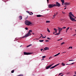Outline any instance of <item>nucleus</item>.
Instances as JSON below:
<instances>
[{
	"label": "nucleus",
	"mask_w": 76,
	"mask_h": 76,
	"mask_svg": "<svg viewBox=\"0 0 76 76\" xmlns=\"http://www.w3.org/2000/svg\"><path fill=\"white\" fill-rule=\"evenodd\" d=\"M61 30H59V34H60V32H61Z\"/></svg>",
	"instance_id": "obj_29"
},
{
	"label": "nucleus",
	"mask_w": 76,
	"mask_h": 76,
	"mask_svg": "<svg viewBox=\"0 0 76 76\" xmlns=\"http://www.w3.org/2000/svg\"><path fill=\"white\" fill-rule=\"evenodd\" d=\"M67 7V6H64V7Z\"/></svg>",
	"instance_id": "obj_59"
},
{
	"label": "nucleus",
	"mask_w": 76,
	"mask_h": 76,
	"mask_svg": "<svg viewBox=\"0 0 76 76\" xmlns=\"http://www.w3.org/2000/svg\"><path fill=\"white\" fill-rule=\"evenodd\" d=\"M62 13L65 14V12H62Z\"/></svg>",
	"instance_id": "obj_55"
},
{
	"label": "nucleus",
	"mask_w": 76,
	"mask_h": 76,
	"mask_svg": "<svg viewBox=\"0 0 76 76\" xmlns=\"http://www.w3.org/2000/svg\"><path fill=\"white\" fill-rule=\"evenodd\" d=\"M19 18L20 20H22V17L21 16H19Z\"/></svg>",
	"instance_id": "obj_10"
},
{
	"label": "nucleus",
	"mask_w": 76,
	"mask_h": 76,
	"mask_svg": "<svg viewBox=\"0 0 76 76\" xmlns=\"http://www.w3.org/2000/svg\"><path fill=\"white\" fill-rule=\"evenodd\" d=\"M25 29L26 30H28V28L27 27H26L25 28Z\"/></svg>",
	"instance_id": "obj_38"
},
{
	"label": "nucleus",
	"mask_w": 76,
	"mask_h": 76,
	"mask_svg": "<svg viewBox=\"0 0 76 76\" xmlns=\"http://www.w3.org/2000/svg\"><path fill=\"white\" fill-rule=\"evenodd\" d=\"M63 28L64 29H66V27L64 26L63 27Z\"/></svg>",
	"instance_id": "obj_33"
},
{
	"label": "nucleus",
	"mask_w": 76,
	"mask_h": 76,
	"mask_svg": "<svg viewBox=\"0 0 76 76\" xmlns=\"http://www.w3.org/2000/svg\"><path fill=\"white\" fill-rule=\"evenodd\" d=\"M53 17H54V16H56V15H54L53 16Z\"/></svg>",
	"instance_id": "obj_56"
},
{
	"label": "nucleus",
	"mask_w": 76,
	"mask_h": 76,
	"mask_svg": "<svg viewBox=\"0 0 76 76\" xmlns=\"http://www.w3.org/2000/svg\"><path fill=\"white\" fill-rule=\"evenodd\" d=\"M75 61V60H69V61Z\"/></svg>",
	"instance_id": "obj_31"
},
{
	"label": "nucleus",
	"mask_w": 76,
	"mask_h": 76,
	"mask_svg": "<svg viewBox=\"0 0 76 76\" xmlns=\"http://www.w3.org/2000/svg\"><path fill=\"white\" fill-rule=\"evenodd\" d=\"M37 17L39 18V17H41V16H42V15H37Z\"/></svg>",
	"instance_id": "obj_12"
},
{
	"label": "nucleus",
	"mask_w": 76,
	"mask_h": 76,
	"mask_svg": "<svg viewBox=\"0 0 76 76\" xmlns=\"http://www.w3.org/2000/svg\"><path fill=\"white\" fill-rule=\"evenodd\" d=\"M40 50H41V51H42V50H43V49H40Z\"/></svg>",
	"instance_id": "obj_42"
},
{
	"label": "nucleus",
	"mask_w": 76,
	"mask_h": 76,
	"mask_svg": "<svg viewBox=\"0 0 76 76\" xmlns=\"http://www.w3.org/2000/svg\"><path fill=\"white\" fill-rule=\"evenodd\" d=\"M62 39H63V38H61V39L57 40V41H60V40H61Z\"/></svg>",
	"instance_id": "obj_30"
},
{
	"label": "nucleus",
	"mask_w": 76,
	"mask_h": 76,
	"mask_svg": "<svg viewBox=\"0 0 76 76\" xmlns=\"http://www.w3.org/2000/svg\"><path fill=\"white\" fill-rule=\"evenodd\" d=\"M52 58V57L50 56V57L49 58V59H50L51 58Z\"/></svg>",
	"instance_id": "obj_47"
},
{
	"label": "nucleus",
	"mask_w": 76,
	"mask_h": 76,
	"mask_svg": "<svg viewBox=\"0 0 76 76\" xmlns=\"http://www.w3.org/2000/svg\"><path fill=\"white\" fill-rule=\"evenodd\" d=\"M22 47V45L20 46V47Z\"/></svg>",
	"instance_id": "obj_64"
},
{
	"label": "nucleus",
	"mask_w": 76,
	"mask_h": 76,
	"mask_svg": "<svg viewBox=\"0 0 76 76\" xmlns=\"http://www.w3.org/2000/svg\"><path fill=\"white\" fill-rule=\"evenodd\" d=\"M53 30H54V31H57L58 30H56V28H54Z\"/></svg>",
	"instance_id": "obj_32"
},
{
	"label": "nucleus",
	"mask_w": 76,
	"mask_h": 76,
	"mask_svg": "<svg viewBox=\"0 0 76 76\" xmlns=\"http://www.w3.org/2000/svg\"><path fill=\"white\" fill-rule=\"evenodd\" d=\"M36 39H34V40H35Z\"/></svg>",
	"instance_id": "obj_62"
},
{
	"label": "nucleus",
	"mask_w": 76,
	"mask_h": 76,
	"mask_svg": "<svg viewBox=\"0 0 76 76\" xmlns=\"http://www.w3.org/2000/svg\"><path fill=\"white\" fill-rule=\"evenodd\" d=\"M49 50V48L48 47H45L44 49V50Z\"/></svg>",
	"instance_id": "obj_9"
},
{
	"label": "nucleus",
	"mask_w": 76,
	"mask_h": 76,
	"mask_svg": "<svg viewBox=\"0 0 76 76\" xmlns=\"http://www.w3.org/2000/svg\"><path fill=\"white\" fill-rule=\"evenodd\" d=\"M64 4L65 5H69V3L65 2L64 3Z\"/></svg>",
	"instance_id": "obj_11"
},
{
	"label": "nucleus",
	"mask_w": 76,
	"mask_h": 76,
	"mask_svg": "<svg viewBox=\"0 0 76 76\" xmlns=\"http://www.w3.org/2000/svg\"><path fill=\"white\" fill-rule=\"evenodd\" d=\"M62 5H64V3H62Z\"/></svg>",
	"instance_id": "obj_53"
},
{
	"label": "nucleus",
	"mask_w": 76,
	"mask_h": 76,
	"mask_svg": "<svg viewBox=\"0 0 76 76\" xmlns=\"http://www.w3.org/2000/svg\"><path fill=\"white\" fill-rule=\"evenodd\" d=\"M31 14L30 13H29V12H28V13H29V15H32L33 14V13H32L31 12Z\"/></svg>",
	"instance_id": "obj_19"
},
{
	"label": "nucleus",
	"mask_w": 76,
	"mask_h": 76,
	"mask_svg": "<svg viewBox=\"0 0 76 76\" xmlns=\"http://www.w3.org/2000/svg\"><path fill=\"white\" fill-rule=\"evenodd\" d=\"M31 45H27L26 46V47H30V46H31Z\"/></svg>",
	"instance_id": "obj_16"
},
{
	"label": "nucleus",
	"mask_w": 76,
	"mask_h": 76,
	"mask_svg": "<svg viewBox=\"0 0 76 76\" xmlns=\"http://www.w3.org/2000/svg\"><path fill=\"white\" fill-rule=\"evenodd\" d=\"M53 64H53L51 65H49L48 66H47L46 68V69H48L49 68H50V67H51V66H53Z\"/></svg>",
	"instance_id": "obj_5"
},
{
	"label": "nucleus",
	"mask_w": 76,
	"mask_h": 76,
	"mask_svg": "<svg viewBox=\"0 0 76 76\" xmlns=\"http://www.w3.org/2000/svg\"><path fill=\"white\" fill-rule=\"evenodd\" d=\"M69 19H70L72 21V22H76V20H75V18H72V16H73V17H74V18H75L76 19V17H75V16L73 15L72 14V12H70L69 13Z\"/></svg>",
	"instance_id": "obj_1"
},
{
	"label": "nucleus",
	"mask_w": 76,
	"mask_h": 76,
	"mask_svg": "<svg viewBox=\"0 0 76 76\" xmlns=\"http://www.w3.org/2000/svg\"><path fill=\"white\" fill-rule=\"evenodd\" d=\"M47 31H48V32H50V30L48 28H47Z\"/></svg>",
	"instance_id": "obj_23"
},
{
	"label": "nucleus",
	"mask_w": 76,
	"mask_h": 76,
	"mask_svg": "<svg viewBox=\"0 0 76 76\" xmlns=\"http://www.w3.org/2000/svg\"><path fill=\"white\" fill-rule=\"evenodd\" d=\"M62 74V73H60L59 74V75H61Z\"/></svg>",
	"instance_id": "obj_43"
},
{
	"label": "nucleus",
	"mask_w": 76,
	"mask_h": 76,
	"mask_svg": "<svg viewBox=\"0 0 76 76\" xmlns=\"http://www.w3.org/2000/svg\"><path fill=\"white\" fill-rule=\"evenodd\" d=\"M28 35L27 34H26L24 36L22 37V38H26V37H28Z\"/></svg>",
	"instance_id": "obj_8"
},
{
	"label": "nucleus",
	"mask_w": 76,
	"mask_h": 76,
	"mask_svg": "<svg viewBox=\"0 0 76 76\" xmlns=\"http://www.w3.org/2000/svg\"><path fill=\"white\" fill-rule=\"evenodd\" d=\"M47 0V3L48 4V2H49V0Z\"/></svg>",
	"instance_id": "obj_36"
},
{
	"label": "nucleus",
	"mask_w": 76,
	"mask_h": 76,
	"mask_svg": "<svg viewBox=\"0 0 76 76\" xmlns=\"http://www.w3.org/2000/svg\"><path fill=\"white\" fill-rule=\"evenodd\" d=\"M46 56H43L42 57V58H45Z\"/></svg>",
	"instance_id": "obj_27"
},
{
	"label": "nucleus",
	"mask_w": 76,
	"mask_h": 76,
	"mask_svg": "<svg viewBox=\"0 0 76 76\" xmlns=\"http://www.w3.org/2000/svg\"><path fill=\"white\" fill-rule=\"evenodd\" d=\"M57 30H56V31H55V33H57Z\"/></svg>",
	"instance_id": "obj_50"
},
{
	"label": "nucleus",
	"mask_w": 76,
	"mask_h": 76,
	"mask_svg": "<svg viewBox=\"0 0 76 76\" xmlns=\"http://www.w3.org/2000/svg\"><path fill=\"white\" fill-rule=\"evenodd\" d=\"M73 76H76V75H74Z\"/></svg>",
	"instance_id": "obj_63"
},
{
	"label": "nucleus",
	"mask_w": 76,
	"mask_h": 76,
	"mask_svg": "<svg viewBox=\"0 0 76 76\" xmlns=\"http://www.w3.org/2000/svg\"><path fill=\"white\" fill-rule=\"evenodd\" d=\"M60 54V53H59L58 54H57L56 55L57 56H58V55H59V54Z\"/></svg>",
	"instance_id": "obj_35"
},
{
	"label": "nucleus",
	"mask_w": 76,
	"mask_h": 76,
	"mask_svg": "<svg viewBox=\"0 0 76 76\" xmlns=\"http://www.w3.org/2000/svg\"><path fill=\"white\" fill-rule=\"evenodd\" d=\"M75 62H73V63H72V64H75Z\"/></svg>",
	"instance_id": "obj_39"
},
{
	"label": "nucleus",
	"mask_w": 76,
	"mask_h": 76,
	"mask_svg": "<svg viewBox=\"0 0 76 76\" xmlns=\"http://www.w3.org/2000/svg\"><path fill=\"white\" fill-rule=\"evenodd\" d=\"M58 30H59V29H60V28L58 27Z\"/></svg>",
	"instance_id": "obj_49"
},
{
	"label": "nucleus",
	"mask_w": 76,
	"mask_h": 76,
	"mask_svg": "<svg viewBox=\"0 0 76 76\" xmlns=\"http://www.w3.org/2000/svg\"><path fill=\"white\" fill-rule=\"evenodd\" d=\"M50 21H46V23H50Z\"/></svg>",
	"instance_id": "obj_21"
},
{
	"label": "nucleus",
	"mask_w": 76,
	"mask_h": 76,
	"mask_svg": "<svg viewBox=\"0 0 76 76\" xmlns=\"http://www.w3.org/2000/svg\"><path fill=\"white\" fill-rule=\"evenodd\" d=\"M39 42H44V40H39Z\"/></svg>",
	"instance_id": "obj_15"
},
{
	"label": "nucleus",
	"mask_w": 76,
	"mask_h": 76,
	"mask_svg": "<svg viewBox=\"0 0 76 76\" xmlns=\"http://www.w3.org/2000/svg\"><path fill=\"white\" fill-rule=\"evenodd\" d=\"M56 6V4H50L48 6V7L49 9H50V8H52L53 7H55Z\"/></svg>",
	"instance_id": "obj_3"
},
{
	"label": "nucleus",
	"mask_w": 76,
	"mask_h": 76,
	"mask_svg": "<svg viewBox=\"0 0 76 76\" xmlns=\"http://www.w3.org/2000/svg\"><path fill=\"white\" fill-rule=\"evenodd\" d=\"M61 1L63 3H64V0H61Z\"/></svg>",
	"instance_id": "obj_13"
},
{
	"label": "nucleus",
	"mask_w": 76,
	"mask_h": 76,
	"mask_svg": "<svg viewBox=\"0 0 76 76\" xmlns=\"http://www.w3.org/2000/svg\"><path fill=\"white\" fill-rule=\"evenodd\" d=\"M32 32V30H29L28 32L27 33V34L28 36H30V35H31V32Z\"/></svg>",
	"instance_id": "obj_4"
},
{
	"label": "nucleus",
	"mask_w": 76,
	"mask_h": 76,
	"mask_svg": "<svg viewBox=\"0 0 76 76\" xmlns=\"http://www.w3.org/2000/svg\"><path fill=\"white\" fill-rule=\"evenodd\" d=\"M54 15H56V14H54Z\"/></svg>",
	"instance_id": "obj_60"
},
{
	"label": "nucleus",
	"mask_w": 76,
	"mask_h": 76,
	"mask_svg": "<svg viewBox=\"0 0 76 76\" xmlns=\"http://www.w3.org/2000/svg\"><path fill=\"white\" fill-rule=\"evenodd\" d=\"M60 29H61V30H62V29H63V28H60Z\"/></svg>",
	"instance_id": "obj_57"
},
{
	"label": "nucleus",
	"mask_w": 76,
	"mask_h": 76,
	"mask_svg": "<svg viewBox=\"0 0 76 76\" xmlns=\"http://www.w3.org/2000/svg\"><path fill=\"white\" fill-rule=\"evenodd\" d=\"M55 34V32H53V34Z\"/></svg>",
	"instance_id": "obj_54"
},
{
	"label": "nucleus",
	"mask_w": 76,
	"mask_h": 76,
	"mask_svg": "<svg viewBox=\"0 0 76 76\" xmlns=\"http://www.w3.org/2000/svg\"><path fill=\"white\" fill-rule=\"evenodd\" d=\"M42 38H46V36H45V37H44V36H42Z\"/></svg>",
	"instance_id": "obj_25"
},
{
	"label": "nucleus",
	"mask_w": 76,
	"mask_h": 76,
	"mask_svg": "<svg viewBox=\"0 0 76 76\" xmlns=\"http://www.w3.org/2000/svg\"><path fill=\"white\" fill-rule=\"evenodd\" d=\"M56 6H58V7H60V4L58 2H56Z\"/></svg>",
	"instance_id": "obj_6"
},
{
	"label": "nucleus",
	"mask_w": 76,
	"mask_h": 76,
	"mask_svg": "<svg viewBox=\"0 0 76 76\" xmlns=\"http://www.w3.org/2000/svg\"><path fill=\"white\" fill-rule=\"evenodd\" d=\"M64 44V42H63L62 43H61V45H62V44Z\"/></svg>",
	"instance_id": "obj_34"
},
{
	"label": "nucleus",
	"mask_w": 76,
	"mask_h": 76,
	"mask_svg": "<svg viewBox=\"0 0 76 76\" xmlns=\"http://www.w3.org/2000/svg\"><path fill=\"white\" fill-rule=\"evenodd\" d=\"M14 71H15V70H12L11 71V73H14Z\"/></svg>",
	"instance_id": "obj_22"
},
{
	"label": "nucleus",
	"mask_w": 76,
	"mask_h": 76,
	"mask_svg": "<svg viewBox=\"0 0 76 76\" xmlns=\"http://www.w3.org/2000/svg\"><path fill=\"white\" fill-rule=\"evenodd\" d=\"M70 65V64H66V65Z\"/></svg>",
	"instance_id": "obj_41"
},
{
	"label": "nucleus",
	"mask_w": 76,
	"mask_h": 76,
	"mask_svg": "<svg viewBox=\"0 0 76 76\" xmlns=\"http://www.w3.org/2000/svg\"><path fill=\"white\" fill-rule=\"evenodd\" d=\"M69 48H71V49H72V48H72V47H70L68 48V49H69Z\"/></svg>",
	"instance_id": "obj_26"
},
{
	"label": "nucleus",
	"mask_w": 76,
	"mask_h": 76,
	"mask_svg": "<svg viewBox=\"0 0 76 76\" xmlns=\"http://www.w3.org/2000/svg\"><path fill=\"white\" fill-rule=\"evenodd\" d=\"M57 14H58V12H57V13H56V15H57Z\"/></svg>",
	"instance_id": "obj_48"
},
{
	"label": "nucleus",
	"mask_w": 76,
	"mask_h": 76,
	"mask_svg": "<svg viewBox=\"0 0 76 76\" xmlns=\"http://www.w3.org/2000/svg\"><path fill=\"white\" fill-rule=\"evenodd\" d=\"M40 35H41V36L40 37V38H39H39H41L42 37V34H40Z\"/></svg>",
	"instance_id": "obj_28"
},
{
	"label": "nucleus",
	"mask_w": 76,
	"mask_h": 76,
	"mask_svg": "<svg viewBox=\"0 0 76 76\" xmlns=\"http://www.w3.org/2000/svg\"><path fill=\"white\" fill-rule=\"evenodd\" d=\"M28 19V17H27L26 18H25V19Z\"/></svg>",
	"instance_id": "obj_52"
},
{
	"label": "nucleus",
	"mask_w": 76,
	"mask_h": 76,
	"mask_svg": "<svg viewBox=\"0 0 76 76\" xmlns=\"http://www.w3.org/2000/svg\"><path fill=\"white\" fill-rule=\"evenodd\" d=\"M47 39H48V40H49V39H51L49 38V37H47Z\"/></svg>",
	"instance_id": "obj_37"
},
{
	"label": "nucleus",
	"mask_w": 76,
	"mask_h": 76,
	"mask_svg": "<svg viewBox=\"0 0 76 76\" xmlns=\"http://www.w3.org/2000/svg\"><path fill=\"white\" fill-rule=\"evenodd\" d=\"M61 65L63 66H65V64H64V63H62L61 64Z\"/></svg>",
	"instance_id": "obj_18"
},
{
	"label": "nucleus",
	"mask_w": 76,
	"mask_h": 76,
	"mask_svg": "<svg viewBox=\"0 0 76 76\" xmlns=\"http://www.w3.org/2000/svg\"><path fill=\"white\" fill-rule=\"evenodd\" d=\"M60 33H56L55 34V35H60Z\"/></svg>",
	"instance_id": "obj_14"
},
{
	"label": "nucleus",
	"mask_w": 76,
	"mask_h": 76,
	"mask_svg": "<svg viewBox=\"0 0 76 76\" xmlns=\"http://www.w3.org/2000/svg\"><path fill=\"white\" fill-rule=\"evenodd\" d=\"M32 34H33V35H35V34L33 33H32Z\"/></svg>",
	"instance_id": "obj_46"
},
{
	"label": "nucleus",
	"mask_w": 76,
	"mask_h": 76,
	"mask_svg": "<svg viewBox=\"0 0 76 76\" xmlns=\"http://www.w3.org/2000/svg\"><path fill=\"white\" fill-rule=\"evenodd\" d=\"M45 42H48V41H49V40H45Z\"/></svg>",
	"instance_id": "obj_40"
},
{
	"label": "nucleus",
	"mask_w": 76,
	"mask_h": 76,
	"mask_svg": "<svg viewBox=\"0 0 76 76\" xmlns=\"http://www.w3.org/2000/svg\"><path fill=\"white\" fill-rule=\"evenodd\" d=\"M25 25H28V26H29V25H31L32 24V23L31 22V21L26 20L25 21Z\"/></svg>",
	"instance_id": "obj_2"
},
{
	"label": "nucleus",
	"mask_w": 76,
	"mask_h": 76,
	"mask_svg": "<svg viewBox=\"0 0 76 76\" xmlns=\"http://www.w3.org/2000/svg\"><path fill=\"white\" fill-rule=\"evenodd\" d=\"M54 66H52L50 68V69H54Z\"/></svg>",
	"instance_id": "obj_20"
},
{
	"label": "nucleus",
	"mask_w": 76,
	"mask_h": 76,
	"mask_svg": "<svg viewBox=\"0 0 76 76\" xmlns=\"http://www.w3.org/2000/svg\"><path fill=\"white\" fill-rule=\"evenodd\" d=\"M30 54H31V53H27L26 52H24V55H30Z\"/></svg>",
	"instance_id": "obj_7"
},
{
	"label": "nucleus",
	"mask_w": 76,
	"mask_h": 76,
	"mask_svg": "<svg viewBox=\"0 0 76 76\" xmlns=\"http://www.w3.org/2000/svg\"><path fill=\"white\" fill-rule=\"evenodd\" d=\"M54 56V57H56V56H57V55L56 54V55H55V56Z\"/></svg>",
	"instance_id": "obj_44"
},
{
	"label": "nucleus",
	"mask_w": 76,
	"mask_h": 76,
	"mask_svg": "<svg viewBox=\"0 0 76 76\" xmlns=\"http://www.w3.org/2000/svg\"><path fill=\"white\" fill-rule=\"evenodd\" d=\"M69 28H70V27H68L67 28H66V30H67V31H68V30L69 29Z\"/></svg>",
	"instance_id": "obj_24"
},
{
	"label": "nucleus",
	"mask_w": 76,
	"mask_h": 76,
	"mask_svg": "<svg viewBox=\"0 0 76 76\" xmlns=\"http://www.w3.org/2000/svg\"><path fill=\"white\" fill-rule=\"evenodd\" d=\"M67 8L66 7H65V8H64V9L65 10V9H66Z\"/></svg>",
	"instance_id": "obj_51"
},
{
	"label": "nucleus",
	"mask_w": 76,
	"mask_h": 76,
	"mask_svg": "<svg viewBox=\"0 0 76 76\" xmlns=\"http://www.w3.org/2000/svg\"><path fill=\"white\" fill-rule=\"evenodd\" d=\"M74 72H75V75H76V71H75Z\"/></svg>",
	"instance_id": "obj_45"
},
{
	"label": "nucleus",
	"mask_w": 76,
	"mask_h": 76,
	"mask_svg": "<svg viewBox=\"0 0 76 76\" xmlns=\"http://www.w3.org/2000/svg\"><path fill=\"white\" fill-rule=\"evenodd\" d=\"M35 39L36 40V39Z\"/></svg>",
	"instance_id": "obj_58"
},
{
	"label": "nucleus",
	"mask_w": 76,
	"mask_h": 76,
	"mask_svg": "<svg viewBox=\"0 0 76 76\" xmlns=\"http://www.w3.org/2000/svg\"><path fill=\"white\" fill-rule=\"evenodd\" d=\"M59 64H58L55 65L54 66V67H56L57 66H58V65H59Z\"/></svg>",
	"instance_id": "obj_17"
},
{
	"label": "nucleus",
	"mask_w": 76,
	"mask_h": 76,
	"mask_svg": "<svg viewBox=\"0 0 76 76\" xmlns=\"http://www.w3.org/2000/svg\"><path fill=\"white\" fill-rule=\"evenodd\" d=\"M67 30L66 31V32H67Z\"/></svg>",
	"instance_id": "obj_61"
}]
</instances>
